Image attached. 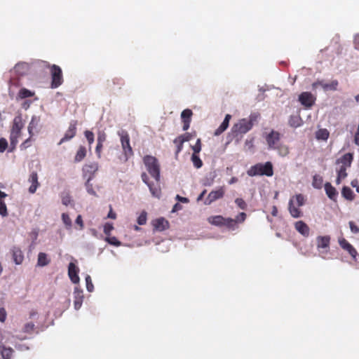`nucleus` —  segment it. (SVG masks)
<instances>
[{
	"instance_id": "dca6fc26",
	"label": "nucleus",
	"mask_w": 359,
	"mask_h": 359,
	"mask_svg": "<svg viewBox=\"0 0 359 359\" xmlns=\"http://www.w3.org/2000/svg\"><path fill=\"white\" fill-rule=\"evenodd\" d=\"M79 268L73 262L69 263L68 266V276L73 283H79L80 278L78 275Z\"/></svg>"
},
{
	"instance_id": "412c9836",
	"label": "nucleus",
	"mask_w": 359,
	"mask_h": 359,
	"mask_svg": "<svg viewBox=\"0 0 359 359\" xmlns=\"http://www.w3.org/2000/svg\"><path fill=\"white\" fill-rule=\"evenodd\" d=\"M123 84L124 81L122 79L114 78L111 81H108L107 86L109 91L114 92L116 90V87L120 90Z\"/></svg>"
},
{
	"instance_id": "e433bc0d",
	"label": "nucleus",
	"mask_w": 359,
	"mask_h": 359,
	"mask_svg": "<svg viewBox=\"0 0 359 359\" xmlns=\"http://www.w3.org/2000/svg\"><path fill=\"white\" fill-rule=\"evenodd\" d=\"M302 120L297 116H291L289 119V124L292 127H299L301 126Z\"/></svg>"
},
{
	"instance_id": "58836bf2",
	"label": "nucleus",
	"mask_w": 359,
	"mask_h": 359,
	"mask_svg": "<svg viewBox=\"0 0 359 359\" xmlns=\"http://www.w3.org/2000/svg\"><path fill=\"white\" fill-rule=\"evenodd\" d=\"M84 135L88 141L89 149L90 150L91 145L94 142V134L92 131L86 130L84 131Z\"/></svg>"
},
{
	"instance_id": "cd10ccee",
	"label": "nucleus",
	"mask_w": 359,
	"mask_h": 359,
	"mask_svg": "<svg viewBox=\"0 0 359 359\" xmlns=\"http://www.w3.org/2000/svg\"><path fill=\"white\" fill-rule=\"evenodd\" d=\"M50 262L47 255L44 252H39L38 255L37 265L39 266H47Z\"/></svg>"
},
{
	"instance_id": "9b49d317",
	"label": "nucleus",
	"mask_w": 359,
	"mask_h": 359,
	"mask_svg": "<svg viewBox=\"0 0 359 359\" xmlns=\"http://www.w3.org/2000/svg\"><path fill=\"white\" fill-rule=\"evenodd\" d=\"M281 138V135L279 132L272 130L265 137L269 149H274L279 145Z\"/></svg>"
},
{
	"instance_id": "a878e982",
	"label": "nucleus",
	"mask_w": 359,
	"mask_h": 359,
	"mask_svg": "<svg viewBox=\"0 0 359 359\" xmlns=\"http://www.w3.org/2000/svg\"><path fill=\"white\" fill-rule=\"evenodd\" d=\"M87 155V149L85 146L81 145L79 146L76 155L74 156V161L75 163H79L82 161Z\"/></svg>"
},
{
	"instance_id": "6e6552de",
	"label": "nucleus",
	"mask_w": 359,
	"mask_h": 359,
	"mask_svg": "<svg viewBox=\"0 0 359 359\" xmlns=\"http://www.w3.org/2000/svg\"><path fill=\"white\" fill-rule=\"evenodd\" d=\"M330 236H319L316 238V247L320 255L325 258L330 250Z\"/></svg>"
},
{
	"instance_id": "1a4fd4ad",
	"label": "nucleus",
	"mask_w": 359,
	"mask_h": 359,
	"mask_svg": "<svg viewBox=\"0 0 359 359\" xmlns=\"http://www.w3.org/2000/svg\"><path fill=\"white\" fill-rule=\"evenodd\" d=\"M118 135L121 138V147L123 149V154L126 156V159L128 160V158L133 155V151L130 144L129 135L128 132L124 130L119 133Z\"/></svg>"
},
{
	"instance_id": "f8f14e48",
	"label": "nucleus",
	"mask_w": 359,
	"mask_h": 359,
	"mask_svg": "<svg viewBox=\"0 0 359 359\" xmlns=\"http://www.w3.org/2000/svg\"><path fill=\"white\" fill-rule=\"evenodd\" d=\"M77 126V121L72 120L69 123V126L67 131L65 132L64 137L60 140L58 142V145L62 144V143L69 141L73 137H74L76 135V128Z\"/></svg>"
},
{
	"instance_id": "2f4dec72",
	"label": "nucleus",
	"mask_w": 359,
	"mask_h": 359,
	"mask_svg": "<svg viewBox=\"0 0 359 359\" xmlns=\"http://www.w3.org/2000/svg\"><path fill=\"white\" fill-rule=\"evenodd\" d=\"M323 179L319 175H315L313 177L312 185L316 189H321L323 187Z\"/></svg>"
},
{
	"instance_id": "4468645a",
	"label": "nucleus",
	"mask_w": 359,
	"mask_h": 359,
	"mask_svg": "<svg viewBox=\"0 0 359 359\" xmlns=\"http://www.w3.org/2000/svg\"><path fill=\"white\" fill-rule=\"evenodd\" d=\"M338 242H339L340 247L343 250L347 251L353 259L356 260V256L358 255V252L355 250V248L351 243H349L347 241V240H346L343 237L339 238L338 240Z\"/></svg>"
},
{
	"instance_id": "0e129e2a",
	"label": "nucleus",
	"mask_w": 359,
	"mask_h": 359,
	"mask_svg": "<svg viewBox=\"0 0 359 359\" xmlns=\"http://www.w3.org/2000/svg\"><path fill=\"white\" fill-rule=\"evenodd\" d=\"M6 316H7V313H6L5 309L1 308L0 309V321L1 323H4L6 320Z\"/></svg>"
},
{
	"instance_id": "b1692460",
	"label": "nucleus",
	"mask_w": 359,
	"mask_h": 359,
	"mask_svg": "<svg viewBox=\"0 0 359 359\" xmlns=\"http://www.w3.org/2000/svg\"><path fill=\"white\" fill-rule=\"evenodd\" d=\"M325 191L329 198L334 201H336L338 192L330 182H326L325 184Z\"/></svg>"
},
{
	"instance_id": "864d4df0",
	"label": "nucleus",
	"mask_w": 359,
	"mask_h": 359,
	"mask_svg": "<svg viewBox=\"0 0 359 359\" xmlns=\"http://www.w3.org/2000/svg\"><path fill=\"white\" fill-rule=\"evenodd\" d=\"M114 226L113 224L111 223H106L104 225V233L107 236H109L111 233V231L113 230Z\"/></svg>"
},
{
	"instance_id": "473e14b6",
	"label": "nucleus",
	"mask_w": 359,
	"mask_h": 359,
	"mask_svg": "<svg viewBox=\"0 0 359 359\" xmlns=\"http://www.w3.org/2000/svg\"><path fill=\"white\" fill-rule=\"evenodd\" d=\"M329 132L327 129L323 128L319 129L316 134V137L318 140H327L329 137Z\"/></svg>"
},
{
	"instance_id": "5701e85b",
	"label": "nucleus",
	"mask_w": 359,
	"mask_h": 359,
	"mask_svg": "<svg viewBox=\"0 0 359 359\" xmlns=\"http://www.w3.org/2000/svg\"><path fill=\"white\" fill-rule=\"evenodd\" d=\"M294 227L296 230L304 236H309V227L303 221H298L295 223Z\"/></svg>"
},
{
	"instance_id": "49530a36",
	"label": "nucleus",
	"mask_w": 359,
	"mask_h": 359,
	"mask_svg": "<svg viewBox=\"0 0 359 359\" xmlns=\"http://www.w3.org/2000/svg\"><path fill=\"white\" fill-rule=\"evenodd\" d=\"M86 288H87V290L90 292H93V289H94V286H93V284L92 283V279L90 278V276L89 275H88L86 277Z\"/></svg>"
},
{
	"instance_id": "ea45409f",
	"label": "nucleus",
	"mask_w": 359,
	"mask_h": 359,
	"mask_svg": "<svg viewBox=\"0 0 359 359\" xmlns=\"http://www.w3.org/2000/svg\"><path fill=\"white\" fill-rule=\"evenodd\" d=\"M191 161L193 162L194 165L196 168H200L203 165V162L201 159L199 158L198 154H193L191 156Z\"/></svg>"
},
{
	"instance_id": "4c0bfd02",
	"label": "nucleus",
	"mask_w": 359,
	"mask_h": 359,
	"mask_svg": "<svg viewBox=\"0 0 359 359\" xmlns=\"http://www.w3.org/2000/svg\"><path fill=\"white\" fill-rule=\"evenodd\" d=\"M223 226H226L229 229H235L236 227V220L232 218H225Z\"/></svg>"
},
{
	"instance_id": "c03bdc74",
	"label": "nucleus",
	"mask_w": 359,
	"mask_h": 359,
	"mask_svg": "<svg viewBox=\"0 0 359 359\" xmlns=\"http://www.w3.org/2000/svg\"><path fill=\"white\" fill-rule=\"evenodd\" d=\"M35 325L33 323H27L23 327V332L25 333L31 334L34 332Z\"/></svg>"
},
{
	"instance_id": "6e6d98bb",
	"label": "nucleus",
	"mask_w": 359,
	"mask_h": 359,
	"mask_svg": "<svg viewBox=\"0 0 359 359\" xmlns=\"http://www.w3.org/2000/svg\"><path fill=\"white\" fill-rule=\"evenodd\" d=\"M8 147L7 140L5 138L0 139V152H4Z\"/></svg>"
},
{
	"instance_id": "69168bd1",
	"label": "nucleus",
	"mask_w": 359,
	"mask_h": 359,
	"mask_svg": "<svg viewBox=\"0 0 359 359\" xmlns=\"http://www.w3.org/2000/svg\"><path fill=\"white\" fill-rule=\"evenodd\" d=\"M75 222L76 224H78L79 226V229L81 230L83 229L84 225H83V222L81 215H79L77 216Z\"/></svg>"
},
{
	"instance_id": "393cba45",
	"label": "nucleus",
	"mask_w": 359,
	"mask_h": 359,
	"mask_svg": "<svg viewBox=\"0 0 359 359\" xmlns=\"http://www.w3.org/2000/svg\"><path fill=\"white\" fill-rule=\"evenodd\" d=\"M231 118V116L230 114H226L225 116V118H224L223 122L221 123V125L219 126V128L214 133V135L215 136H218V135H221L223 132H224L227 129V128L229 126V121Z\"/></svg>"
},
{
	"instance_id": "e2e57ef3",
	"label": "nucleus",
	"mask_w": 359,
	"mask_h": 359,
	"mask_svg": "<svg viewBox=\"0 0 359 359\" xmlns=\"http://www.w3.org/2000/svg\"><path fill=\"white\" fill-rule=\"evenodd\" d=\"M62 203L65 205H68L71 203V197L69 194H66L62 197Z\"/></svg>"
},
{
	"instance_id": "7ed1b4c3",
	"label": "nucleus",
	"mask_w": 359,
	"mask_h": 359,
	"mask_svg": "<svg viewBox=\"0 0 359 359\" xmlns=\"http://www.w3.org/2000/svg\"><path fill=\"white\" fill-rule=\"evenodd\" d=\"M305 198L302 194H296L290 199L288 210L292 217L299 218L302 217V211L299 208L305 204Z\"/></svg>"
},
{
	"instance_id": "423d86ee",
	"label": "nucleus",
	"mask_w": 359,
	"mask_h": 359,
	"mask_svg": "<svg viewBox=\"0 0 359 359\" xmlns=\"http://www.w3.org/2000/svg\"><path fill=\"white\" fill-rule=\"evenodd\" d=\"M23 128V123L22 121V118L20 116L15 117L13 120V126L11 131L10 135V142L11 145L14 149L15 148L18 142V138L21 135V130Z\"/></svg>"
},
{
	"instance_id": "a18cd8bd",
	"label": "nucleus",
	"mask_w": 359,
	"mask_h": 359,
	"mask_svg": "<svg viewBox=\"0 0 359 359\" xmlns=\"http://www.w3.org/2000/svg\"><path fill=\"white\" fill-rule=\"evenodd\" d=\"M0 215L2 217L8 216L7 207L4 201L0 200Z\"/></svg>"
},
{
	"instance_id": "f03ea898",
	"label": "nucleus",
	"mask_w": 359,
	"mask_h": 359,
	"mask_svg": "<svg viewBox=\"0 0 359 359\" xmlns=\"http://www.w3.org/2000/svg\"><path fill=\"white\" fill-rule=\"evenodd\" d=\"M247 174L250 177L257 175H266L271 177L273 175V164L270 161L265 163H258L251 166L247 171Z\"/></svg>"
},
{
	"instance_id": "0eeeda50",
	"label": "nucleus",
	"mask_w": 359,
	"mask_h": 359,
	"mask_svg": "<svg viewBox=\"0 0 359 359\" xmlns=\"http://www.w3.org/2000/svg\"><path fill=\"white\" fill-rule=\"evenodd\" d=\"M50 72L51 76V88H57L60 86L64 81L63 75L61 68L56 65H52L50 66Z\"/></svg>"
},
{
	"instance_id": "a211bd4d",
	"label": "nucleus",
	"mask_w": 359,
	"mask_h": 359,
	"mask_svg": "<svg viewBox=\"0 0 359 359\" xmlns=\"http://www.w3.org/2000/svg\"><path fill=\"white\" fill-rule=\"evenodd\" d=\"M154 229L158 231H163L169 228L170 224L168 220L163 217L158 218L153 221Z\"/></svg>"
},
{
	"instance_id": "603ef678",
	"label": "nucleus",
	"mask_w": 359,
	"mask_h": 359,
	"mask_svg": "<svg viewBox=\"0 0 359 359\" xmlns=\"http://www.w3.org/2000/svg\"><path fill=\"white\" fill-rule=\"evenodd\" d=\"M148 187L149 188V190L153 196L156 197H159V195L161 194L160 189L154 187L152 184H149Z\"/></svg>"
},
{
	"instance_id": "5fc2aeb1",
	"label": "nucleus",
	"mask_w": 359,
	"mask_h": 359,
	"mask_svg": "<svg viewBox=\"0 0 359 359\" xmlns=\"http://www.w3.org/2000/svg\"><path fill=\"white\" fill-rule=\"evenodd\" d=\"M246 214L245 212H240L236 217V219H234V220H236V224L237 223H243L245 219H246Z\"/></svg>"
},
{
	"instance_id": "7c9ffc66",
	"label": "nucleus",
	"mask_w": 359,
	"mask_h": 359,
	"mask_svg": "<svg viewBox=\"0 0 359 359\" xmlns=\"http://www.w3.org/2000/svg\"><path fill=\"white\" fill-rule=\"evenodd\" d=\"M1 354L3 358V359H11L12 357V355L14 352L13 349L12 348H7L4 346H1Z\"/></svg>"
},
{
	"instance_id": "4be33fe9",
	"label": "nucleus",
	"mask_w": 359,
	"mask_h": 359,
	"mask_svg": "<svg viewBox=\"0 0 359 359\" xmlns=\"http://www.w3.org/2000/svg\"><path fill=\"white\" fill-rule=\"evenodd\" d=\"M29 182L32 184L29 188V191L31 194H34L39 186L38 182V175L36 172H32L29 177Z\"/></svg>"
},
{
	"instance_id": "4d7b16f0",
	"label": "nucleus",
	"mask_w": 359,
	"mask_h": 359,
	"mask_svg": "<svg viewBox=\"0 0 359 359\" xmlns=\"http://www.w3.org/2000/svg\"><path fill=\"white\" fill-rule=\"evenodd\" d=\"M349 226L351 229V231L353 233H359V226H357L353 221L349 222Z\"/></svg>"
},
{
	"instance_id": "052dcab7",
	"label": "nucleus",
	"mask_w": 359,
	"mask_h": 359,
	"mask_svg": "<svg viewBox=\"0 0 359 359\" xmlns=\"http://www.w3.org/2000/svg\"><path fill=\"white\" fill-rule=\"evenodd\" d=\"M32 138L29 137L25 140L20 145L21 149H26L31 145Z\"/></svg>"
},
{
	"instance_id": "13d9d810",
	"label": "nucleus",
	"mask_w": 359,
	"mask_h": 359,
	"mask_svg": "<svg viewBox=\"0 0 359 359\" xmlns=\"http://www.w3.org/2000/svg\"><path fill=\"white\" fill-rule=\"evenodd\" d=\"M102 148H103V144L97 143V145L95 147V153H96L98 158H100L102 156Z\"/></svg>"
},
{
	"instance_id": "2eb2a0df",
	"label": "nucleus",
	"mask_w": 359,
	"mask_h": 359,
	"mask_svg": "<svg viewBox=\"0 0 359 359\" xmlns=\"http://www.w3.org/2000/svg\"><path fill=\"white\" fill-rule=\"evenodd\" d=\"M316 98L309 92H304L299 96V100L301 104L306 107H311L315 102Z\"/></svg>"
},
{
	"instance_id": "39448f33",
	"label": "nucleus",
	"mask_w": 359,
	"mask_h": 359,
	"mask_svg": "<svg viewBox=\"0 0 359 359\" xmlns=\"http://www.w3.org/2000/svg\"><path fill=\"white\" fill-rule=\"evenodd\" d=\"M256 121L257 116L251 114L248 119L243 118L238 123L235 124L233 130L235 133L245 134L252 128Z\"/></svg>"
},
{
	"instance_id": "680f3d73",
	"label": "nucleus",
	"mask_w": 359,
	"mask_h": 359,
	"mask_svg": "<svg viewBox=\"0 0 359 359\" xmlns=\"http://www.w3.org/2000/svg\"><path fill=\"white\" fill-rule=\"evenodd\" d=\"M39 119L36 116H33L28 126H32V129H35L39 123Z\"/></svg>"
},
{
	"instance_id": "3c124183",
	"label": "nucleus",
	"mask_w": 359,
	"mask_h": 359,
	"mask_svg": "<svg viewBox=\"0 0 359 359\" xmlns=\"http://www.w3.org/2000/svg\"><path fill=\"white\" fill-rule=\"evenodd\" d=\"M192 149L194 151L193 154H198L201 150V139H198L196 140V144L192 146Z\"/></svg>"
},
{
	"instance_id": "37998d69",
	"label": "nucleus",
	"mask_w": 359,
	"mask_h": 359,
	"mask_svg": "<svg viewBox=\"0 0 359 359\" xmlns=\"http://www.w3.org/2000/svg\"><path fill=\"white\" fill-rule=\"evenodd\" d=\"M235 203L241 210H245L247 209L248 205H247L246 202L241 198H236Z\"/></svg>"
},
{
	"instance_id": "774afa93",
	"label": "nucleus",
	"mask_w": 359,
	"mask_h": 359,
	"mask_svg": "<svg viewBox=\"0 0 359 359\" xmlns=\"http://www.w3.org/2000/svg\"><path fill=\"white\" fill-rule=\"evenodd\" d=\"M107 217L110 218V219H113L116 218V214L113 212L112 208L111 205H110V210L108 213Z\"/></svg>"
},
{
	"instance_id": "de8ad7c7",
	"label": "nucleus",
	"mask_w": 359,
	"mask_h": 359,
	"mask_svg": "<svg viewBox=\"0 0 359 359\" xmlns=\"http://www.w3.org/2000/svg\"><path fill=\"white\" fill-rule=\"evenodd\" d=\"M106 241L111 245L114 246H120L121 243L114 236L113 237H107Z\"/></svg>"
},
{
	"instance_id": "20e7f679",
	"label": "nucleus",
	"mask_w": 359,
	"mask_h": 359,
	"mask_svg": "<svg viewBox=\"0 0 359 359\" xmlns=\"http://www.w3.org/2000/svg\"><path fill=\"white\" fill-rule=\"evenodd\" d=\"M143 163L149 175L157 182L160 181V164L158 159L151 155H146L143 158Z\"/></svg>"
},
{
	"instance_id": "09e8293b",
	"label": "nucleus",
	"mask_w": 359,
	"mask_h": 359,
	"mask_svg": "<svg viewBox=\"0 0 359 359\" xmlns=\"http://www.w3.org/2000/svg\"><path fill=\"white\" fill-rule=\"evenodd\" d=\"M107 139V135L103 131H100L97 133V143L104 144V142L106 141Z\"/></svg>"
},
{
	"instance_id": "c9c22d12",
	"label": "nucleus",
	"mask_w": 359,
	"mask_h": 359,
	"mask_svg": "<svg viewBox=\"0 0 359 359\" xmlns=\"http://www.w3.org/2000/svg\"><path fill=\"white\" fill-rule=\"evenodd\" d=\"M273 150H277L278 154L282 156H285L289 154L288 147L283 144H280Z\"/></svg>"
},
{
	"instance_id": "bb28decb",
	"label": "nucleus",
	"mask_w": 359,
	"mask_h": 359,
	"mask_svg": "<svg viewBox=\"0 0 359 359\" xmlns=\"http://www.w3.org/2000/svg\"><path fill=\"white\" fill-rule=\"evenodd\" d=\"M342 196L348 201H353L355 198V194L348 187H344L341 190Z\"/></svg>"
},
{
	"instance_id": "f704fd0d",
	"label": "nucleus",
	"mask_w": 359,
	"mask_h": 359,
	"mask_svg": "<svg viewBox=\"0 0 359 359\" xmlns=\"http://www.w3.org/2000/svg\"><path fill=\"white\" fill-rule=\"evenodd\" d=\"M339 86V82L337 80H332L329 83H326L324 86V90H337Z\"/></svg>"
},
{
	"instance_id": "c85d7f7f",
	"label": "nucleus",
	"mask_w": 359,
	"mask_h": 359,
	"mask_svg": "<svg viewBox=\"0 0 359 359\" xmlns=\"http://www.w3.org/2000/svg\"><path fill=\"white\" fill-rule=\"evenodd\" d=\"M224 217L222 215L212 216L208 218V222L215 226H222L224 224Z\"/></svg>"
},
{
	"instance_id": "c756f323",
	"label": "nucleus",
	"mask_w": 359,
	"mask_h": 359,
	"mask_svg": "<svg viewBox=\"0 0 359 359\" xmlns=\"http://www.w3.org/2000/svg\"><path fill=\"white\" fill-rule=\"evenodd\" d=\"M173 143L175 144V147H176V150H175V158H177L179 154L182 151V149H183V144L184 143V142L183 141V140L181 139V137H180V136L177 137L174 140H173Z\"/></svg>"
},
{
	"instance_id": "aec40b11",
	"label": "nucleus",
	"mask_w": 359,
	"mask_h": 359,
	"mask_svg": "<svg viewBox=\"0 0 359 359\" xmlns=\"http://www.w3.org/2000/svg\"><path fill=\"white\" fill-rule=\"evenodd\" d=\"M12 257L16 264H21L24 260V255L21 249L14 246L11 249Z\"/></svg>"
},
{
	"instance_id": "8fccbe9b",
	"label": "nucleus",
	"mask_w": 359,
	"mask_h": 359,
	"mask_svg": "<svg viewBox=\"0 0 359 359\" xmlns=\"http://www.w3.org/2000/svg\"><path fill=\"white\" fill-rule=\"evenodd\" d=\"M147 222V212L143 211L137 218V223L140 225H144Z\"/></svg>"
},
{
	"instance_id": "9d476101",
	"label": "nucleus",
	"mask_w": 359,
	"mask_h": 359,
	"mask_svg": "<svg viewBox=\"0 0 359 359\" xmlns=\"http://www.w3.org/2000/svg\"><path fill=\"white\" fill-rule=\"evenodd\" d=\"M225 192L226 189L224 186L219 187L217 189L211 191L205 200L204 204L209 205L215 201L222 198L225 194Z\"/></svg>"
},
{
	"instance_id": "f3484780",
	"label": "nucleus",
	"mask_w": 359,
	"mask_h": 359,
	"mask_svg": "<svg viewBox=\"0 0 359 359\" xmlns=\"http://www.w3.org/2000/svg\"><path fill=\"white\" fill-rule=\"evenodd\" d=\"M192 114V111L189 109L183 110L181 113V118L183 123V130L186 131L189 128Z\"/></svg>"
},
{
	"instance_id": "79ce46f5",
	"label": "nucleus",
	"mask_w": 359,
	"mask_h": 359,
	"mask_svg": "<svg viewBox=\"0 0 359 359\" xmlns=\"http://www.w3.org/2000/svg\"><path fill=\"white\" fill-rule=\"evenodd\" d=\"M196 135V132H194V133H186L183 135H179V136L185 142L190 141L194 137H195Z\"/></svg>"
},
{
	"instance_id": "338daca9",
	"label": "nucleus",
	"mask_w": 359,
	"mask_h": 359,
	"mask_svg": "<svg viewBox=\"0 0 359 359\" xmlns=\"http://www.w3.org/2000/svg\"><path fill=\"white\" fill-rule=\"evenodd\" d=\"M142 180L147 185L151 184V183L149 182V177L146 172H142L141 175Z\"/></svg>"
},
{
	"instance_id": "72a5a7b5",
	"label": "nucleus",
	"mask_w": 359,
	"mask_h": 359,
	"mask_svg": "<svg viewBox=\"0 0 359 359\" xmlns=\"http://www.w3.org/2000/svg\"><path fill=\"white\" fill-rule=\"evenodd\" d=\"M18 97L20 99H25V98H27V97H33L34 95V93L27 89V88H21L20 90H19V93H18Z\"/></svg>"
},
{
	"instance_id": "f257e3e1",
	"label": "nucleus",
	"mask_w": 359,
	"mask_h": 359,
	"mask_svg": "<svg viewBox=\"0 0 359 359\" xmlns=\"http://www.w3.org/2000/svg\"><path fill=\"white\" fill-rule=\"evenodd\" d=\"M352 161L353 154L351 153L345 154L341 158H338L336 161V164L339 165V168H337L336 169L337 172L336 183L337 184H339L341 180H344L346 177V170L348 168L351 167Z\"/></svg>"
},
{
	"instance_id": "6ab92c4d",
	"label": "nucleus",
	"mask_w": 359,
	"mask_h": 359,
	"mask_svg": "<svg viewBox=\"0 0 359 359\" xmlns=\"http://www.w3.org/2000/svg\"><path fill=\"white\" fill-rule=\"evenodd\" d=\"M74 306L76 310H79L83 303V290H81L79 287H75L74 291Z\"/></svg>"
},
{
	"instance_id": "a19ab883",
	"label": "nucleus",
	"mask_w": 359,
	"mask_h": 359,
	"mask_svg": "<svg viewBox=\"0 0 359 359\" xmlns=\"http://www.w3.org/2000/svg\"><path fill=\"white\" fill-rule=\"evenodd\" d=\"M62 219L67 229H70L72 226V219L67 213H62Z\"/></svg>"
},
{
	"instance_id": "ddd939ff",
	"label": "nucleus",
	"mask_w": 359,
	"mask_h": 359,
	"mask_svg": "<svg viewBox=\"0 0 359 359\" xmlns=\"http://www.w3.org/2000/svg\"><path fill=\"white\" fill-rule=\"evenodd\" d=\"M99 165L97 162L86 163L82 168L83 174L88 178V182L92 180L95 173L98 170Z\"/></svg>"
},
{
	"instance_id": "bf43d9fd",
	"label": "nucleus",
	"mask_w": 359,
	"mask_h": 359,
	"mask_svg": "<svg viewBox=\"0 0 359 359\" xmlns=\"http://www.w3.org/2000/svg\"><path fill=\"white\" fill-rule=\"evenodd\" d=\"M327 83H325L323 81L318 80L313 83L312 88L313 89H316L318 86H321L323 89L324 90V86L326 85Z\"/></svg>"
}]
</instances>
